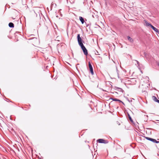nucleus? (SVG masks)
I'll list each match as a JSON object with an SVG mask.
<instances>
[{"mask_svg":"<svg viewBox=\"0 0 159 159\" xmlns=\"http://www.w3.org/2000/svg\"><path fill=\"white\" fill-rule=\"evenodd\" d=\"M89 67L90 72H91L92 75H93L94 73H93V67H92V65H91L90 63L89 62Z\"/></svg>","mask_w":159,"mask_h":159,"instance_id":"obj_3","label":"nucleus"},{"mask_svg":"<svg viewBox=\"0 0 159 159\" xmlns=\"http://www.w3.org/2000/svg\"><path fill=\"white\" fill-rule=\"evenodd\" d=\"M158 66H159V63L158 64Z\"/></svg>","mask_w":159,"mask_h":159,"instance_id":"obj_16","label":"nucleus"},{"mask_svg":"<svg viewBox=\"0 0 159 159\" xmlns=\"http://www.w3.org/2000/svg\"><path fill=\"white\" fill-rule=\"evenodd\" d=\"M151 28L155 32L157 33H158L159 34V31L158 30L157 28L154 27L153 25L151 26Z\"/></svg>","mask_w":159,"mask_h":159,"instance_id":"obj_6","label":"nucleus"},{"mask_svg":"<svg viewBox=\"0 0 159 159\" xmlns=\"http://www.w3.org/2000/svg\"><path fill=\"white\" fill-rule=\"evenodd\" d=\"M97 141L100 143H108L107 141L102 139H100L97 140Z\"/></svg>","mask_w":159,"mask_h":159,"instance_id":"obj_2","label":"nucleus"},{"mask_svg":"<svg viewBox=\"0 0 159 159\" xmlns=\"http://www.w3.org/2000/svg\"><path fill=\"white\" fill-rule=\"evenodd\" d=\"M79 19L80 21H81L82 23L83 24L84 22V20L82 17L80 16L79 17Z\"/></svg>","mask_w":159,"mask_h":159,"instance_id":"obj_9","label":"nucleus"},{"mask_svg":"<svg viewBox=\"0 0 159 159\" xmlns=\"http://www.w3.org/2000/svg\"><path fill=\"white\" fill-rule=\"evenodd\" d=\"M129 119H130V120L131 121H132V119H131V118L130 117H129Z\"/></svg>","mask_w":159,"mask_h":159,"instance_id":"obj_15","label":"nucleus"},{"mask_svg":"<svg viewBox=\"0 0 159 159\" xmlns=\"http://www.w3.org/2000/svg\"><path fill=\"white\" fill-rule=\"evenodd\" d=\"M156 102H157L159 103V100L157 99V101H156Z\"/></svg>","mask_w":159,"mask_h":159,"instance_id":"obj_14","label":"nucleus"},{"mask_svg":"<svg viewBox=\"0 0 159 159\" xmlns=\"http://www.w3.org/2000/svg\"><path fill=\"white\" fill-rule=\"evenodd\" d=\"M152 98H153V100L155 102H156L157 101V98L156 97L154 96L152 97Z\"/></svg>","mask_w":159,"mask_h":159,"instance_id":"obj_12","label":"nucleus"},{"mask_svg":"<svg viewBox=\"0 0 159 159\" xmlns=\"http://www.w3.org/2000/svg\"><path fill=\"white\" fill-rule=\"evenodd\" d=\"M128 40L131 43H133L134 42V40L131 38L129 36L127 37Z\"/></svg>","mask_w":159,"mask_h":159,"instance_id":"obj_7","label":"nucleus"},{"mask_svg":"<svg viewBox=\"0 0 159 159\" xmlns=\"http://www.w3.org/2000/svg\"><path fill=\"white\" fill-rule=\"evenodd\" d=\"M145 23V25L147 26H150L151 27L152 26V25L150 24L149 23L147 20H144Z\"/></svg>","mask_w":159,"mask_h":159,"instance_id":"obj_5","label":"nucleus"},{"mask_svg":"<svg viewBox=\"0 0 159 159\" xmlns=\"http://www.w3.org/2000/svg\"><path fill=\"white\" fill-rule=\"evenodd\" d=\"M79 45L81 47V48L82 49H84V48H85V47L84 46L83 43Z\"/></svg>","mask_w":159,"mask_h":159,"instance_id":"obj_11","label":"nucleus"},{"mask_svg":"<svg viewBox=\"0 0 159 159\" xmlns=\"http://www.w3.org/2000/svg\"><path fill=\"white\" fill-rule=\"evenodd\" d=\"M9 26L10 27L13 28L14 27V25L12 23L10 22L9 24Z\"/></svg>","mask_w":159,"mask_h":159,"instance_id":"obj_10","label":"nucleus"},{"mask_svg":"<svg viewBox=\"0 0 159 159\" xmlns=\"http://www.w3.org/2000/svg\"><path fill=\"white\" fill-rule=\"evenodd\" d=\"M112 100L114 101H120L119 100V99H116V98H114V99H112Z\"/></svg>","mask_w":159,"mask_h":159,"instance_id":"obj_13","label":"nucleus"},{"mask_svg":"<svg viewBox=\"0 0 159 159\" xmlns=\"http://www.w3.org/2000/svg\"><path fill=\"white\" fill-rule=\"evenodd\" d=\"M83 50V51L84 53V54L85 55H87L88 54V52H87V50L86 49V48H84V49H82Z\"/></svg>","mask_w":159,"mask_h":159,"instance_id":"obj_8","label":"nucleus"},{"mask_svg":"<svg viewBox=\"0 0 159 159\" xmlns=\"http://www.w3.org/2000/svg\"><path fill=\"white\" fill-rule=\"evenodd\" d=\"M146 139L149 140H150L153 143H159V141H157L156 139H152L148 137H146Z\"/></svg>","mask_w":159,"mask_h":159,"instance_id":"obj_4","label":"nucleus"},{"mask_svg":"<svg viewBox=\"0 0 159 159\" xmlns=\"http://www.w3.org/2000/svg\"><path fill=\"white\" fill-rule=\"evenodd\" d=\"M77 40L78 41V43H79V44H80L82 43V39L80 36V34H77Z\"/></svg>","mask_w":159,"mask_h":159,"instance_id":"obj_1","label":"nucleus"}]
</instances>
